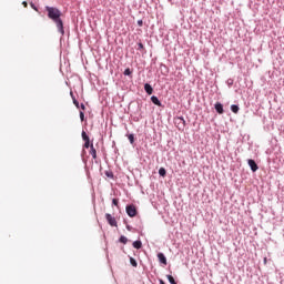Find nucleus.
Listing matches in <instances>:
<instances>
[{
  "label": "nucleus",
  "mask_w": 284,
  "mask_h": 284,
  "mask_svg": "<svg viewBox=\"0 0 284 284\" xmlns=\"http://www.w3.org/2000/svg\"><path fill=\"white\" fill-rule=\"evenodd\" d=\"M48 12V18L55 23L58 32L63 37L65 34V29L63 27V20L61 19V10L57 7H45Z\"/></svg>",
  "instance_id": "1"
},
{
  "label": "nucleus",
  "mask_w": 284,
  "mask_h": 284,
  "mask_svg": "<svg viewBox=\"0 0 284 284\" xmlns=\"http://www.w3.org/2000/svg\"><path fill=\"white\" fill-rule=\"evenodd\" d=\"M174 124L176 125L178 130H180V132H183V130H185V118L183 116H178L174 119Z\"/></svg>",
  "instance_id": "2"
},
{
  "label": "nucleus",
  "mask_w": 284,
  "mask_h": 284,
  "mask_svg": "<svg viewBox=\"0 0 284 284\" xmlns=\"http://www.w3.org/2000/svg\"><path fill=\"white\" fill-rule=\"evenodd\" d=\"M125 211L130 219H134V216H136V206H134V204L126 205Z\"/></svg>",
  "instance_id": "3"
},
{
  "label": "nucleus",
  "mask_w": 284,
  "mask_h": 284,
  "mask_svg": "<svg viewBox=\"0 0 284 284\" xmlns=\"http://www.w3.org/2000/svg\"><path fill=\"white\" fill-rule=\"evenodd\" d=\"M105 219H106V223H109L111 225V227H116L118 226L116 217L112 216V214L105 213Z\"/></svg>",
  "instance_id": "4"
},
{
  "label": "nucleus",
  "mask_w": 284,
  "mask_h": 284,
  "mask_svg": "<svg viewBox=\"0 0 284 284\" xmlns=\"http://www.w3.org/2000/svg\"><path fill=\"white\" fill-rule=\"evenodd\" d=\"M248 168L253 171L256 172L258 170V164H256V161L248 159L247 160Z\"/></svg>",
  "instance_id": "5"
},
{
  "label": "nucleus",
  "mask_w": 284,
  "mask_h": 284,
  "mask_svg": "<svg viewBox=\"0 0 284 284\" xmlns=\"http://www.w3.org/2000/svg\"><path fill=\"white\" fill-rule=\"evenodd\" d=\"M151 102L153 103V105H158V108H163V103L161 102V100H159V97L156 95L151 97Z\"/></svg>",
  "instance_id": "6"
},
{
  "label": "nucleus",
  "mask_w": 284,
  "mask_h": 284,
  "mask_svg": "<svg viewBox=\"0 0 284 284\" xmlns=\"http://www.w3.org/2000/svg\"><path fill=\"white\" fill-rule=\"evenodd\" d=\"M158 260L162 265H168V257H165V254L158 253Z\"/></svg>",
  "instance_id": "7"
},
{
  "label": "nucleus",
  "mask_w": 284,
  "mask_h": 284,
  "mask_svg": "<svg viewBox=\"0 0 284 284\" xmlns=\"http://www.w3.org/2000/svg\"><path fill=\"white\" fill-rule=\"evenodd\" d=\"M215 111L217 112V114H223L225 112V110L223 109V103L221 102H216L214 104Z\"/></svg>",
  "instance_id": "8"
},
{
  "label": "nucleus",
  "mask_w": 284,
  "mask_h": 284,
  "mask_svg": "<svg viewBox=\"0 0 284 284\" xmlns=\"http://www.w3.org/2000/svg\"><path fill=\"white\" fill-rule=\"evenodd\" d=\"M144 91L146 92V94H153V92H154V88H152V84H150V83H145L144 84Z\"/></svg>",
  "instance_id": "9"
},
{
  "label": "nucleus",
  "mask_w": 284,
  "mask_h": 284,
  "mask_svg": "<svg viewBox=\"0 0 284 284\" xmlns=\"http://www.w3.org/2000/svg\"><path fill=\"white\" fill-rule=\"evenodd\" d=\"M133 247L135 250H141V247H143V242H141V240H136L133 242Z\"/></svg>",
  "instance_id": "10"
},
{
  "label": "nucleus",
  "mask_w": 284,
  "mask_h": 284,
  "mask_svg": "<svg viewBox=\"0 0 284 284\" xmlns=\"http://www.w3.org/2000/svg\"><path fill=\"white\" fill-rule=\"evenodd\" d=\"M136 50H139V52H142V54H145V52H148L145 50V47L141 43V42H138V48Z\"/></svg>",
  "instance_id": "11"
},
{
  "label": "nucleus",
  "mask_w": 284,
  "mask_h": 284,
  "mask_svg": "<svg viewBox=\"0 0 284 284\" xmlns=\"http://www.w3.org/2000/svg\"><path fill=\"white\" fill-rule=\"evenodd\" d=\"M239 110H241V108L237 104L231 105V111L233 112V114H239Z\"/></svg>",
  "instance_id": "12"
},
{
  "label": "nucleus",
  "mask_w": 284,
  "mask_h": 284,
  "mask_svg": "<svg viewBox=\"0 0 284 284\" xmlns=\"http://www.w3.org/2000/svg\"><path fill=\"white\" fill-rule=\"evenodd\" d=\"M90 154L92 159H97V149H94V144H91Z\"/></svg>",
  "instance_id": "13"
},
{
  "label": "nucleus",
  "mask_w": 284,
  "mask_h": 284,
  "mask_svg": "<svg viewBox=\"0 0 284 284\" xmlns=\"http://www.w3.org/2000/svg\"><path fill=\"white\" fill-rule=\"evenodd\" d=\"M124 77H129L130 79H132V69L126 68L123 72Z\"/></svg>",
  "instance_id": "14"
},
{
  "label": "nucleus",
  "mask_w": 284,
  "mask_h": 284,
  "mask_svg": "<svg viewBox=\"0 0 284 284\" xmlns=\"http://www.w3.org/2000/svg\"><path fill=\"white\" fill-rule=\"evenodd\" d=\"M119 243H123V245L128 244V237L125 235H121L119 239Z\"/></svg>",
  "instance_id": "15"
},
{
  "label": "nucleus",
  "mask_w": 284,
  "mask_h": 284,
  "mask_svg": "<svg viewBox=\"0 0 284 284\" xmlns=\"http://www.w3.org/2000/svg\"><path fill=\"white\" fill-rule=\"evenodd\" d=\"M159 174H160L161 176H166L168 171L165 170V168H160V169H159Z\"/></svg>",
  "instance_id": "16"
},
{
  "label": "nucleus",
  "mask_w": 284,
  "mask_h": 284,
  "mask_svg": "<svg viewBox=\"0 0 284 284\" xmlns=\"http://www.w3.org/2000/svg\"><path fill=\"white\" fill-rule=\"evenodd\" d=\"M130 264L132 265V267L139 266V263H136V260L134 257H130Z\"/></svg>",
  "instance_id": "17"
},
{
  "label": "nucleus",
  "mask_w": 284,
  "mask_h": 284,
  "mask_svg": "<svg viewBox=\"0 0 284 284\" xmlns=\"http://www.w3.org/2000/svg\"><path fill=\"white\" fill-rule=\"evenodd\" d=\"M166 278L169 281L170 284H178L176 281L174 280V276L172 275H166Z\"/></svg>",
  "instance_id": "18"
},
{
  "label": "nucleus",
  "mask_w": 284,
  "mask_h": 284,
  "mask_svg": "<svg viewBox=\"0 0 284 284\" xmlns=\"http://www.w3.org/2000/svg\"><path fill=\"white\" fill-rule=\"evenodd\" d=\"M129 142L131 143V145H134V133H130L128 135Z\"/></svg>",
  "instance_id": "19"
},
{
  "label": "nucleus",
  "mask_w": 284,
  "mask_h": 284,
  "mask_svg": "<svg viewBox=\"0 0 284 284\" xmlns=\"http://www.w3.org/2000/svg\"><path fill=\"white\" fill-rule=\"evenodd\" d=\"M104 174L108 179H114V173L112 171H105Z\"/></svg>",
  "instance_id": "20"
},
{
  "label": "nucleus",
  "mask_w": 284,
  "mask_h": 284,
  "mask_svg": "<svg viewBox=\"0 0 284 284\" xmlns=\"http://www.w3.org/2000/svg\"><path fill=\"white\" fill-rule=\"evenodd\" d=\"M226 84H227L229 88L233 87L234 85V80L232 78H229L226 80Z\"/></svg>",
  "instance_id": "21"
},
{
  "label": "nucleus",
  "mask_w": 284,
  "mask_h": 284,
  "mask_svg": "<svg viewBox=\"0 0 284 284\" xmlns=\"http://www.w3.org/2000/svg\"><path fill=\"white\" fill-rule=\"evenodd\" d=\"M112 205H114L115 207H119V199H113Z\"/></svg>",
  "instance_id": "22"
},
{
  "label": "nucleus",
  "mask_w": 284,
  "mask_h": 284,
  "mask_svg": "<svg viewBox=\"0 0 284 284\" xmlns=\"http://www.w3.org/2000/svg\"><path fill=\"white\" fill-rule=\"evenodd\" d=\"M73 105L78 109L80 108L79 100H77V98H73Z\"/></svg>",
  "instance_id": "23"
},
{
  "label": "nucleus",
  "mask_w": 284,
  "mask_h": 284,
  "mask_svg": "<svg viewBox=\"0 0 284 284\" xmlns=\"http://www.w3.org/2000/svg\"><path fill=\"white\" fill-rule=\"evenodd\" d=\"M80 121H85V113L83 111H80Z\"/></svg>",
  "instance_id": "24"
},
{
  "label": "nucleus",
  "mask_w": 284,
  "mask_h": 284,
  "mask_svg": "<svg viewBox=\"0 0 284 284\" xmlns=\"http://www.w3.org/2000/svg\"><path fill=\"white\" fill-rule=\"evenodd\" d=\"M30 6H31L32 10H36V12H39V8H37V6L33 4V2H31Z\"/></svg>",
  "instance_id": "25"
},
{
  "label": "nucleus",
  "mask_w": 284,
  "mask_h": 284,
  "mask_svg": "<svg viewBox=\"0 0 284 284\" xmlns=\"http://www.w3.org/2000/svg\"><path fill=\"white\" fill-rule=\"evenodd\" d=\"M92 144H90V141L89 142H84V148L88 150V148L91 149Z\"/></svg>",
  "instance_id": "26"
},
{
  "label": "nucleus",
  "mask_w": 284,
  "mask_h": 284,
  "mask_svg": "<svg viewBox=\"0 0 284 284\" xmlns=\"http://www.w3.org/2000/svg\"><path fill=\"white\" fill-rule=\"evenodd\" d=\"M138 26H139V28H143V21L142 20H138Z\"/></svg>",
  "instance_id": "27"
},
{
  "label": "nucleus",
  "mask_w": 284,
  "mask_h": 284,
  "mask_svg": "<svg viewBox=\"0 0 284 284\" xmlns=\"http://www.w3.org/2000/svg\"><path fill=\"white\" fill-rule=\"evenodd\" d=\"M88 136V133L85 131H82V139H85Z\"/></svg>",
  "instance_id": "28"
},
{
  "label": "nucleus",
  "mask_w": 284,
  "mask_h": 284,
  "mask_svg": "<svg viewBox=\"0 0 284 284\" xmlns=\"http://www.w3.org/2000/svg\"><path fill=\"white\" fill-rule=\"evenodd\" d=\"M82 141H84V142H89V141H90V136H89V135H87V138L82 139Z\"/></svg>",
  "instance_id": "29"
},
{
  "label": "nucleus",
  "mask_w": 284,
  "mask_h": 284,
  "mask_svg": "<svg viewBox=\"0 0 284 284\" xmlns=\"http://www.w3.org/2000/svg\"><path fill=\"white\" fill-rule=\"evenodd\" d=\"M70 97L72 98V101L74 100V99H77L75 97H74V93L71 91L70 92Z\"/></svg>",
  "instance_id": "30"
},
{
  "label": "nucleus",
  "mask_w": 284,
  "mask_h": 284,
  "mask_svg": "<svg viewBox=\"0 0 284 284\" xmlns=\"http://www.w3.org/2000/svg\"><path fill=\"white\" fill-rule=\"evenodd\" d=\"M126 230H128L129 232H132V226H130L129 224H126Z\"/></svg>",
  "instance_id": "31"
},
{
  "label": "nucleus",
  "mask_w": 284,
  "mask_h": 284,
  "mask_svg": "<svg viewBox=\"0 0 284 284\" xmlns=\"http://www.w3.org/2000/svg\"><path fill=\"white\" fill-rule=\"evenodd\" d=\"M80 108H81V110H85V104L81 103Z\"/></svg>",
  "instance_id": "32"
},
{
  "label": "nucleus",
  "mask_w": 284,
  "mask_h": 284,
  "mask_svg": "<svg viewBox=\"0 0 284 284\" xmlns=\"http://www.w3.org/2000/svg\"><path fill=\"white\" fill-rule=\"evenodd\" d=\"M22 6H24V8H28V2H27V1H23V2H22Z\"/></svg>",
  "instance_id": "33"
},
{
  "label": "nucleus",
  "mask_w": 284,
  "mask_h": 284,
  "mask_svg": "<svg viewBox=\"0 0 284 284\" xmlns=\"http://www.w3.org/2000/svg\"><path fill=\"white\" fill-rule=\"evenodd\" d=\"M160 284H165V282L163 280H160Z\"/></svg>",
  "instance_id": "34"
}]
</instances>
